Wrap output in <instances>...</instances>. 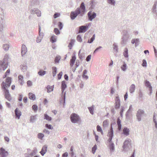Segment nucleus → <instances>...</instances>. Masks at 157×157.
Wrapping results in <instances>:
<instances>
[{"mask_svg": "<svg viewBox=\"0 0 157 157\" xmlns=\"http://www.w3.org/2000/svg\"><path fill=\"white\" fill-rule=\"evenodd\" d=\"M135 89V86L133 85V84H132L130 86L129 91L131 93H132L133 92Z\"/></svg>", "mask_w": 157, "mask_h": 157, "instance_id": "nucleus-25", "label": "nucleus"}, {"mask_svg": "<svg viewBox=\"0 0 157 157\" xmlns=\"http://www.w3.org/2000/svg\"><path fill=\"white\" fill-rule=\"evenodd\" d=\"M117 123L118 125V129L119 130H120L121 128V120L119 118L117 119Z\"/></svg>", "mask_w": 157, "mask_h": 157, "instance_id": "nucleus-22", "label": "nucleus"}, {"mask_svg": "<svg viewBox=\"0 0 157 157\" xmlns=\"http://www.w3.org/2000/svg\"><path fill=\"white\" fill-rule=\"evenodd\" d=\"M32 109L34 111L37 110L38 109V107L36 105H33L32 106Z\"/></svg>", "mask_w": 157, "mask_h": 157, "instance_id": "nucleus-48", "label": "nucleus"}, {"mask_svg": "<svg viewBox=\"0 0 157 157\" xmlns=\"http://www.w3.org/2000/svg\"><path fill=\"white\" fill-rule=\"evenodd\" d=\"M44 136V135L41 133H39L37 135L38 138L41 139H42V138Z\"/></svg>", "mask_w": 157, "mask_h": 157, "instance_id": "nucleus-35", "label": "nucleus"}, {"mask_svg": "<svg viewBox=\"0 0 157 157\" xmlns=\"http://www.w3.org/2000/svg\"><path fill=\"white\" fill-rule=\"evenodd\" d=\"M50 40L52 43H54L56 40V36H52L50 38Z\"/></svg>", "mask_w": 157, "mask_h": 157, "instance_id": "nucleus-32", "label": "nucleus"}, {"mask_svg": "<svg viewBox=\"0 0 157 157\" xmlns=\"http://www.w3.org/2000/svg\"><path fill=\"white\" fill-rule=\"evenodd\" d=\"M44 118L45 119H46L48 120V121H50L52 120V118L51 117L48 115L47 114H44Z\"/></svg>", "mask_w": 157, "mask_h": 157, "instance_id": "nucleus-28", "label": "nucleus"}, {"mask_svg": "<svg viewBox=\"0 0 157 157\" xmlns=\"http://www.w3.org/2000/svg\"><path fill=\"white\" fill-rule=\"evenodd\" d=\"M88 16L89 20L92 21L93 19L95 18L96 17V14L95 12L91 11L88 12Z\"/></svg>", "mask_w": 157, "mask_h": 157, "instance_id": "nucleus-6", "label": "nucleus"}, {"mask_svg": "<svg viewBox=\"0 0 157 157\" xmlns=\"http://www.w3.org/2000/svg\"><path fill=\"white\" fill-rule=\"evenodd\" d=\"M58 27L59 28V29L61 30L63 27V25L62 23L60 22H59L58 23Z\"/></svg>", "mask_w": 157, "mask_h": 157, "instance_id": "nucleus-38", "label": "nucleus"}, {"mask_svg": "<svg viewBox=\"0 0 157 157\" xmlns=\"http://www.w3.org/2000/svg\"><path fill=\"white\" fill-rule=\"evenodd\" d=\"M101 48V47H99L96 48V49L94 51V53H95L97 52V51H98V50L99 49Z\"/></svg>", "mask_w": 157, "mask_h": 157, "instance_id": "nucleus-62", "label": "nucleus"}, {"mask_svg": "<svg viewBox=\"0 0 157 157\" xmlns=\"http://www.w3.org/2000/svg\"><path fill=\"white\" fill-rule=\"evenodd\" d=\"M39 36L37 37L36 39V41L37 43H39L42 40V38L43 36V33L40 32V27H39Z\"/></svg>", "mask_w": 157, "mask_h": 157, "instance_id": "nucleus-10", "label": "nucleus"}, {"mask_svg": "<svg viewBox=\"0 0 157 157\" xmlns=\"http://www.w3.org/2000/svg\"><path fill=\"white\" fill-rule=\"evenodd\" d=\"M76 59V57L74 55L71 58L70 60V65L71 67H72L73 66L74 64L75 63V61Z\"/></svg>", "mask_w": 157, "mask_h": 157, "instance_id": "nucleus-13", "label": "nucleus"}, {"mask_svg": "<svg viewBox=\"0 0 157 157\" xmlns=\"http://www.w3.org/2000/svg\"><path fill=\"white\" fill-rule=\"evenodd\" d=\"M8 58V56H5L3 60L0 61V70L2 68L3 70H5L7 67L8 63H7L5 64L4 61L7 60Z\"/></svg>", "mask_w": 157, "mask_h": 157, "instance_id": "nucleus-4", "label": "nucleus"}, {"mask_svg": "<svg viewBox=\"0 0 157 157\" xmlns=\"http://www.w3.org/2000/svg\"><path fill=\"white\" fill-rule=\"evenodd\" d=\"M85 11V7L84 2H82L80 7L77 8L74 12H71L70 17L71 19H73L79 14L82 16Z\"/></svg>", "mask_w": 157, "mask_h": 157, "instance_id": "nucleus-2", "label": "nucleus"}, {"mask_svg": "<svg viewBox=\"0 0 157 157\" xmlns=\"http://www.w3.org/2000/svg\"><path fill=\"white\" fill-rule=\"evenodd\" d=\"M124 55L125 57H128V50L127 48H125L124 52Z\"/></svg>", "mask_w": 157, "mask_h": 157, "instance_id": "nucleus-33", "label": "nucleus"}, {"mask_svg": "<svg viewBox=\"0 0 157 157\" xmlns=\"http://www.w3.org/2000/svg\"><path fill=\"white\" fill-rule=\"evenodd\" d=\"M138 40L137 39H133L131 40V43L132 44H134L135 43H136V42H138Z\"/></svg>", "mask_w": 157, "mask_h": 157, "instance_id": "nucleus-52", "label": "nucleus"}, {"mask_svg": "<svg viewBox=\"0 0 157 157\" xmlns=\"http://www.w3.org/2000/svg\"><path fill=\"white\" fill-rule=\"evenodd\" d=\"M4 139L7 142H9V139L7 136H5Z\"/></svg>", "mask_w": 157, "mask_h": 157, "instance_id": "nucleus-60", "label": "nucleus"}, {"mask_svg": "<svg viewBox=\"0 0 157 157\" xmlns=\"http://www.w3.org/2000/svg\"><path fill=\"white\" fill-rule=\"evenodd\" d=\"M47 146L46 145H44L43 146L41 151L40 152V154L42 155H44L45 153H46L47 151Z\"/></svg>", "mask_w": 157, "mask_h": 157, "instance_id": "nucleus-15", "label": "nucleus"}, {"mask_svg": "<svg viewBox=\"0 0 157 157\" xmlns=\"http://www.w3.org/2000/svg\"><path fill=\"white\" fill-rule=\"evenodd\" d=\"M10 69H8V70H7L6 71L5 73L7 75H9V74H10Z\"/></svg>", "mask_w": 157, "mask_h": 157, "instance_id": "nucleus-64", "label": "nucleus"}, {"mask_svg": "<svg viewBox=\"0 0 157 157\" xmlns=\"http://www.w3.org/2000/svg\"><path fill=\"white\" fill-rule=\"evenodd\" d=\"M128 93L126 92L124 96V99L125 100L127 99V98H128Z\"/></svg>", "mask_w": 157, "mask_h": 157, "instance_id": "nucleus-58", "label": "nucleus"}, {"mask_svg": "<svg viewBox=\"0 0 157 157\" xmlns=\"http://www.w3.org/2000/svg\"><path fill=\"white\" fill-rule=\"evenodd\" d=\"M91 57V55H89L88 56L86 57V61H89L90 60V59Z\"/></svg>", "mask_w": 157, "mask_h": 157, "instance_id": "nucleus-55", "label": "nucleus"}, {"mask_svg": "<svg viewBox=\"0 0 157 157\" xmlns=\"http://www.w3.org/2000/svg\"><path fill=\"white\" fill-rule=\"evenodd\" d=\"M24 102L25 103H26L27 101V97H24V98L23 99Z\"/></svg>", "mask_w": 157, "mask_h": 157, "instance_id": "nucleus-61", "label": "nucleus"}, {"mask_svg": "<svg viewBox=\"0 0 157 157\" xmlns=\"http://www.w3.org/2000/svg\"><path fill=\"white\" fill-rule=\"evenodd\" d=\"M108 135L109 136V138L108 140V141L110 142L112 139V137L113 135V128L112 126L110 129V131L108 133Z\"/></svg>", "mask_w": 157, "mask_h": 157, "instance_id": "nucleus-8", "label": "nucleus"}, {"mask_svg": "<svg viewBox=\"0 0 157 157\" xmlns=\"http://www.w3.org/2000/svg\"><path fill=\"white\" fill-rule=\"evenodd\" d=\"M36 119V117L35 116H32L30 117V121L32 122L34 121Z\"/></svg>", "mask_w": 157, "mask_h": 157, "instance_id": "nucleus-51", "label": "nucleus"}, {"mask_svg": "<svg viewBox=\"0 0 157 157\" xmlns=\"http://www.w3.org/2000/svg\"><path fill=\"white\" fill-rule=\"evenodd\" d=\"M27 51V49L25 45L23 44L21 46V53L22 56H24Z\"/></svg>", "mask_w": 157, "mask_h": 157, "instance_id": "nucleus-9", "label": "nucleus"}, {"mask_svg": "<svg viewBox=\"0 0 157 157\" xmlns=\"http://www.w3.org/2000/svg\"><path fill=\"white\" fill-rule=\"evenodd\" d=\"M129 129L127 128H124L123 130V133L126 136L129 135Z\"/></svg>", "mask_w": 157, "mask_h": 157, "instance_id": "nucleus-17", "label": "nucleus"}, {"mask_svg": "<svg viewBox=\"0 0 157 157\" xmlns=\"http://www.w3.org/2000/svg\"><path fill=\"white\" fill-rule=\"evenodd\" d=\"M108 124V122L107 120H105L103 123V127H106L107 126Z\"/></svg>", "mask_w": 157, "mask_h": 157, "instance_id": "nucleus-46", "label": "nucleus"}, {"mask_svg": "<svg viewBox=\"0 0 157 157\" xmlns=\"http://www.w3.org/2000/svg\"><path fill=\"white\" fill-rule=\"evenodd\" d=\"M9 45L8 44H4L3 46V48L6 51L8 50L9 49Z\"/></svg>", "mask_w": 157, "mask_h": 157, "instance_id": "nucleus-34", "label": "nucleus"}, {"mask_svg": "<svg viewBox=\"0 0 157 157\" xmlns=\"http://www.w3.org/2000/svg\"><path fill=\"white\" fill-rule=\"evenodd\" d=\"M68 155V153L67 152H65L63 154V157H67Z\"/></svg>", "mask_w": 157, "mask_h": 157, "instance_id": "nucleus-56", "label": "nucleus"}, {"mask_svg": "<svg viewBox=\"0 0 157 157\" xmlns=\"http://www.w3.org/2000/svg\"><path fill=\"white\" fill-rule=\"evenodd\" d=\"M95 35H94L91 38L90 40H89L88 41V42L90 43H92V41H93L95 39Z\"/></svg>", "mask_w": 157, "mask_h": 157, "instance_id": "nucleus-39", "label": "nucleus"}, {"mask_svg": "<svg viewBox=\"0 0 157 157\" xmlns=\"http://www.w3.org/2000/svg\"><path fill=\"white\" fill-rule=\"evenodd\" d=\"M46 73V71H43L42 70L39 71L38 74L39 75L42 76L44 75Z\"/></svg>", "mask_w": 157, "mask_h": 157, "instance_id": "nucleus-29", "label": "nucleus"}, {"mask_svg": "<svg viewBox=\"0 0 157 157\" xmlns=\"http://www.w3.org/2000/svg\"><path fill=\"white\" fill-rule=\"evenodd\" d=\"M87 72L86 70H84L83 71V77L86 79H87L88 78V76L86 75Z\"/></svg>", "mask_w": 157, "mask_h": 157, "instance_id": "nucleus-31", "label": "nucleus"}, {"mask_svg": "<svg viewBox=\"0 0 157 157\" xmlns=\"http://www.w3.org/2000/svg\"><path fill=\"white\" fill-rule=\"evenodd\" d=\"M62 75L63 73L62 72H60L58 74V79H61Z\"/></svg>", "mask_w": 157, "mask_h": 157, "instance_id": "nucleus-47", "label": "nucleus"}, {"mask_svg": "<svg viewBox=\"0 0 157 157\" xmlns=\"http://www.w3.org/2000/svg\"><path fill=\"white\" fill-rule=\"evenodd\" d=\"M47 92L48 93L51 92L54 90V86H48L47 87Z\"/></svg>", "mask_w": 157, "mask_h": 157, "instance_id": "nucleus-21", "label": "nucleus"}, {"mask_svg": "<svg viewBox=\"0 0 157 157\" xmlns=\"http://www.w3.org/2000/svg\"><path fill=\"white\" fill-rule=\"evenodd\" d=\"M113 49L114 50H115L116 51L117 50V47L115 44H113Z\"/></svg>", "mask_w": 157, "mask_h": 157, "instance_id": "nucleus-57", "label": "nucleus"}, {"mask_svg": "<svg viewBox=\"0 0 157 157\" xmlns=\"http://www.w3.org/2000/svg\"><path fill=\"white\" fill-rule=\"evenodd\" d=\"M75 43V40H71L70 43L69 44L68 47L71 49V48L72 47L73 44Z\"/></svg>", "mask_w": 157, "mask_h": 157, "instance_id": "nucleus-26", "label": "nucleus"}, {"mask_svg": "<svg viewBox=\"0 0 157 157\" xmlns=\"http://www.w3.org/2000/svg\"><path fill=\"white\" fill-rule=\"evenodd\" d=\"M60 15V14L59 13H55L53 17L54 18H56V17H59Z\"/></svg>", "mask_w": 157, "mask_h": 157, "instance_id": "nucleus-50", "label": "nucleus"}, {"mask_svg": "<svg viewBox=\"0 0 157 157\" xmlns=\"http://www.w3.org/2000/svg\"><path fill=\"white\" fill-rule=\"evenodd\" d=\"M121 69L123 71H125L127 68V65L125 63H124L122 66L121 67Z\"/></svg>", "mask_w": 157, "mask_h": 157, "instance_id": "nucleus-30", "label": "nucleus"}, {"mask_svg": "<svg viewBox=\"0 0 157 157\" xmlns=\"http://www.w3.org/2000/svg\"><path fill=\"white\" fill-rule=\"evenodd\" d=\"M43 132L44 133H47L48 134H49L50 133L49 131L48 130L46 129H45L43 130Z\"/></svg>", "mask_w": 157, "mask_h": 157, "instance_id": "nucleus-59", "label": "nucleus"}, {"mask_svg": "<svg viewBox=\"0 0 157 157\" xmlns=\"http://www.w3.org/2000/svg\"><path fill=\"white\" fill-rule=\"evenodd\" d=\"M145 85L147 87H149L150 90H152V86L151 85L150 83L148 81H146Z\"/></svg>", "mask_w": 157, "mask_h": 157, "instance_id": "nucleus-27", "label": "nucleus"}, {"mask_svg": "<svg viewBox=\"0 0 157 157\" xmlns=\"http://www.w3.org/2000/svg\"><path fill=\"white\" fill-rule=\"evenodd\" d=\"M143 67H146L147 65L146 61L144 59L143 60V63L142 64Z\"/></svg>", "mask_w": 157, "mask_h": 157, "instance_id": "nucleus-45", "label": "nucleus"}, {"mask_svg": "<svg viewBox=\"0 0 157 157\" xmlns=\"http://www.w3.org/2000/svg\"><path fill=\"white\" fill-rule=\"evenodd\" d=\"M87 27L86 26H82L79 27V33H84L86 32L87 30Z\"/></svg>", "mask_w": 157, "mask_h": 157, "instance_id": "nucleus-14", "label": "nucleus"}, {"mask_svg": "<svg viewBox=\"0 0 157 157\" xmlns=\"http://www.w3.org/2000/svg\"><path fill=\"white\" fill-rule=\"evenodd\" d=\"M15 113L16 116L18 117V119H19L20 116L21 115V113L20 112L18 111V109L16 108L15 110Z\"/></svg>", "mask_w": 157, "mask_h": 157, "instance_id": "nucleus-20", "label": "nucleus"}, {"mask_svg": "<svg viewBox=\"0 0 157 157\" xmlns=\"http://www.w3.org/2000/svg\"><path fill=\"white\" fill-rule=\"evenodd\" d=\"M11 81L12 78L11 77H8L6 78L5 82H3L1 84L2 89L3 90L4 96L7 100L9 101L11 100L12 98L9 90L7 89L10 86Z\"/></svg>", "mask_w": 157, "mask_h": 157, "instance_id": "nucleus-1", "label": "nucleus"}, {"mask_svg": "<svg viewBox=\"0 0 157 157\" xmlns=\"http://www.w3.org/2000/svg\"><path fill=\"white\" fill-rule=\"evenodd\" d=\"M54 32L55 33L56 35L59 34L60 33L59 31L57 28H55L54 29Z\"/></svg>", "mask_w": 157, "mask_h": 157, "instance_id": "nucleus-40", "label": "nucleus"}, {"mask_svg": "<svg viewBox=\"0 0 157 157\" xmlns=\"http://www.w3.org/2000/svg\"><path fill=\"white\" fill-rule=\"evenodd\" d=\"M45 126L48 129H53V127L51 125H48V124H46Z\"/></svg>", "mask_w": 157, "mask_h": 157, "instance_id": "nucleus-43", "label": "nucleus"}, {"mask_svg": "<svg viewBox=\"0 0 157 157\" xmlns=\"http://www.w3.org/2000/svg\"><path fill=\"white\" fill-rule=\"evenodd\" d=\"M108 2L111 4H114L115 3V1L114 0H108Z\"/></svg>", "mask_w": 157, "mask_h": 157, "instance_id": "nucleus-53", "label": "nucleus"}, {"mask_svg": "<svg viewBox=\"0 0 157 157\" xmlns=\"http://www.w3.org/2000/svg\"><path fill=\"white\" fill-rule=\"evenodd\" d=\"M97 148V146L96 145L94 146L92 148V152L93 154L95 153L96 150Z\"/></svg>", "mask_w": 157, "mask_h": 157, "instance_id": "nucleus-37", "label": "nucleus"}, {"mask_svg": "<svg viewBox=\"0 0 157 157\" xmlns=\"http://www.w3.org/2000/svg\"><path fill=\"white\" fill-rule=\"evenodd\" d=\"M28 95L29 99L33 100L36 99V98L35 95L33 93H29V94Z\"/></svg>", "mask_w": 157, "mask_h": 157, "instance_id": "nucleus-16", "label": "nucleus"}, {"mask_svg": "<svg viewBox=\"0 0 157 157\" xmlns=\"http://www.w3.org/2000/svg\"><path fill=\"white\" fill-rule=\"evenodd\" d=\"M97 130L98 132H100L101 135H103V132L102 130L101 127L99 125H98L97 126Z\"/></svg>", "mask_w": 157, "mask_h": 157, "instance_id": "nucleus-23", "label": "nucleus"}, {"mask_svg": "<svg viewBox=\"0 0 157 157\" xmlns=\"http://www.w3.org/2000/svg\"><path fill=\"white\" fill-rule=\"evenodd\" d=\"M27 85L28 86H30L32 85V83L30 80L27 81Z\"/></svg>", "mask_w": 157, "mask_h": 157, "instance_id": "nucleus-49", "label": "nucleus"}, {"mask_svg": "<svg viewBox=\"0 0 157 157\" xmlns=\"http://www.w3.org/2000/svg\"><path fill=\"white\" fill-rule=\"evenodd\" d=\"M90 113L92 114L94 113V108L93 106L89 107L88 108Z\"/></svg>", "mask_w": 157, "mask_h": 157, "instance_id": "nucleus-36", "label": "nucleus"}, {"mask_svg": "<svg viewBox=\"0 0 157 157\" xmlns=\"http://www.w3.org/2000/svg\"><path fill=\"white\" fill-rule=\"evenodd\" d=\"M52 74L53 76L56 75L57 73V69L56 67H52Z\"/></svg>", "mask_w": 157, "mask_h": 157, "instance_id": "nucleus-24", "label": "nucleus"}, {"mask_svg": "<svg viewBox=\"0 0 157 157\" xmlns=\"http://www.w3.org/2000/svg\"><path fill=\"white\" fill-rule=\"evenodd\" d=\"M120 105V101L118 96L116 97L115 99V107L116 109L119 108Z\"/></svg>", "mask_w": 157, "mask_h": 157, "instance_id": "nucleus-7", "label": "nucleus"}, {"mask_svg": "<svg viewBox=\"0 0 157 157\" xmlns=\"http://www.w3.org/2000/svg\"><path fill=\"white\" fill-rule=\"evenodd\" d=\"M131 145V140L130 139L126 140L124 143L123 147L124 148L128 147L129 145Z\"/></svg>", "mask_w": 157, "mask_h": 157, "instance_id": "nucleus-12", "label": "nucleus"}, {"mask_svg": "<svg viewBox=\"0 0 157 157\" xmlns=\"http://www.w3.org/2000/svg\"><path fill=\"white\" fill-rule=\"evenodd\" d=\"M77 40L79 42H81L82 41V39L79 35H78L77 37Z\"/></svg>", "mask_w": 157, "mask_h": 157, "instance_id": "nucleus-42", "label": "nucleus"}, {"mask_svg": "<svg viewBox=\"0 0 157 157\" xmlns=\"http://www.w3.org/2000/svg\"><path fill=\"white\" fill-rule=\"evenodd\" d=\"M94 135L95 136V139L96 141H98V136L96 135L95 132H94Z\"/></svg>", "mask_w": 157, "mask_h": 157, "instance_id": "nucleus-54", "label": "nucleus"}, {"mask_svg": "<svg viewBox=\"0 0 157 157\" xmlns=\"http://www.w3.org/2000/svg\"><path fill=\"white\" fill-rule=\"evenodd\" d=\"M60 59V56H57L55 58V61L56 63H58L59 60Z\"/></svg>", "mask_w": 157, "mask_h": 157, "instance_id": "nucleus-41", "label": "nucleus"}, {"mask_svg": "<svg viewBox=\"0 0 157 157\" xmlns=\"http://www.w3.org/2000/svg\"><path fill=\"white\" fill-rule=\"evenodd\" d=\"M71 121L73 123H77L80 121V119L79 116L77 114L75 113L71 114L70 116Z\"/></svg>", "mask_w": 157, "mask_h": 157, "instance_id": "nucleus-3", "label": "nucleus"}, {"mask_svg": "<svg viewBox=\"0 0 157 157\" xmlns=\"http://www.w3.org/2000/svg\"><path fill=\"white\" fill-rule=\"evenodd\" d=\"M67 86L66 85V83L64 81H63L62 82L61 85V88L63 92L64 90L66 88Z\"/></svg>", "mask_w": 157, "mask_h": 157, "instance_id": "nucleus-19", "label": "nucleus"}, {"mask_svg": "<svg viewBox=\"0 0 157 157\" xmlns=\"http://www.w3.org/2000/svg\"><path fill=\"white\" fill-rule=\"evenodd\" d=\"M18 82L21 84L22 85L24 82L23 77V76L20 75L18 76Z\"/></svg>", "mask_w": 157, "mask_h": 157, "instance_id": "nucleus-18", "label": "nucleus"}, {"mask_svg": "<svg viewBox=\"0 0 157 157\" xmlns=\"http://www.w3.org/2000/svg\"><path fill=\"white\" fill-rule=\"evenodd\" d=\"M64 78L66 80H68V77L66 74H65L64 76Z\"/></svg>", "mask_w": 157, "mask_h": 157, "instance_id": "nucleus-63", "label": "nucleus"}, {"mask_svg": "<svg viewBox=\"0 0 157 157\" xmlns=\"http://www.w3.org/2000/svg\"><path fill=\"white\" fill-rule=\"evenodd\" d=\"M144 112L143 110L139 109L137 111V118L139 121L141 120L140 117L142 114H143Z\"/></svg>", "mask_w": 157, "mask_h": 157, "instance_id": "nucleus-11", "label": "nucleus"}, {"mask_svg": "<svg viewBox=\"0 0 157 157\" xmlns=\"http://www.w3.org/2000/svg\"><path fill=\"white\" fill-rule=\"evenodd\" d=\"M110 149L111 151H113L114 149V144L113 143H112L110 145Z\"/></svg>", "mask_w": 157, "mask_h": 157, "instance_id": "nucleus-44", "label": "nucleus"}, {"mask_svg": "<svg viewBox=\"0 0 157 157\" xmlns=\"http://www.w3.org/2000/svg\"><path fill=\"white\" fill-rule=\"evenodd\" d=\"M8 155V152L2 148L0 149V157H6Z\"/></svg>", "mask_w": 157, "mask_h": 157, "instance_id": "nucleus-5", "label": "nucleus"}]
</instances>
